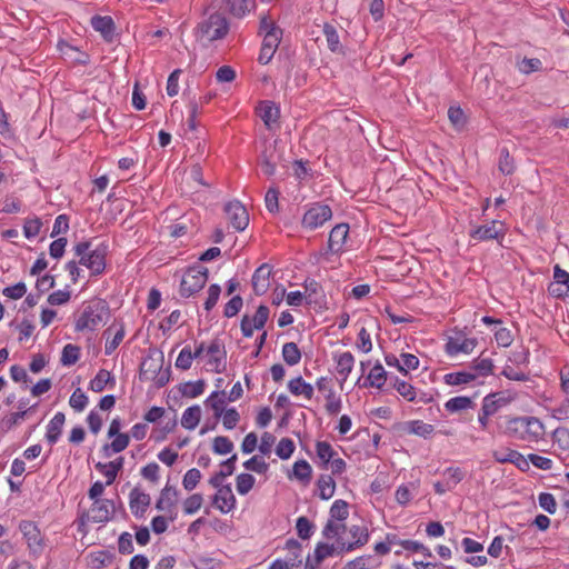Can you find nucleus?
I'll list each match as a JSON object with an SVG mask.
<instances>
[{
  "instance_id": "nucleus-35",
  "label": "nucleus",
  "mask_w": 569,
  "mask_h": 569,
  "mask_svg": "<svg viewBox=\"0 0 569 569\" xmlns=\"http://www.w3.org/2000/svg\"><path fill=\"white\" fill-rule=\"evenodd\" d=\"M206 405L209 406L213 410L214 417L221 418L224 411L226 405V392L224 391H213L206 400Z\"/></svg>"
},
{
  "instance_id": "nucleus-41",
  "label": "nucleus",
  "mask_w": 569,
  "mask_h": 569,
  "mask_svg": "<svg viewBox=\"0 0 569 569\" xmlns=\"http://www.w3.org/2000/svg\"><path fill=\"white\" fill-rule=\"evenodd\" d=\"M469 370H473L476 375V380L480 377H488L492 373L493 363L489 358L477 359L472 362V365L468 368Z\"/></svg>"
},
{
  "instance_id": "nucleus-34",
  "label": "nucleus",
  "mask_w": 569,
  "mask_h": 569,
  "mask_svg": "<svg viewBox=\"0 0 569 569\" xmlns=\"http://www.w3.org/2000/svg\"><path fill=\"white\" fill-rule=\"evenodd\" d=\"M319 497L322 500H329L336 490V482L330 475H321L317 481Z\"/></svg>"
},
{
  "instance_id": "nucleus-44",
  "label": "nucleus",
  "mask_w": 569,
  "mask_h": 569,
  "mask_svg": "<svg viewBox=\"0 0 569 569\" xmlns=\"http://www.w3.org/2000/svg\"><path fill=\"white\" fill-rule=\"evenodd\" d=\"M80 358V348L76 345L68 343L63 347L60 361L63 366H72Z\"/></svg>"
},
{
  "instance_id": "nucleus-14",
  "label": "nucleus",
  "mask_w": 569,
  "mask_h": 569,
  "mask_svg": "<svg viewBox=\"0 0 569 569\" xmlns=\"http://www.w3.org/2000/svg\"><path fill=\"white\" fill-rule=\"evenodd\" d=\"M178 501V490L176 487L167 485L161 493L159 499L156 502V508L160 511H167L170 513V519L174 520L176 515H173V509Z\"/></svg>"
},
{
  "instance_id": "nucleus-21",
  "label": "nucleus",
  "mask_w": 569,
  "mask_h": 569,
  "mask_svg": "<svg viewBox=\"0 0 569 569\" xmlns=\"http://www.w3.org/2000/svg\"><path fill=\"white\" fill-rule=\"evenodd\" d=\"M107 249L108 246L101 243L96 249L90 251V262L88 263V269L91 271V274L98 276L104 271Z\"/></svg>"
},
{
  "instance_id": "nucleus-54",
  "label": "nucleus",
  "mask_w": 569,
  "mask_h": 569,
  "mask_svg": "<svg viewBox=\"0 0 569 569\" xmlns=\"http://www.w3.org/2000/svg\"><path fill=\"white\" fill-rule=\"evenodd\" d=\"M295 442L290 438H282L276 448V453L280 459H289L295 451Z\"/></svg>"
},
{
  "instance_id": "nucleus-15",
  "label": "nucleus",
  "mask_w": 569,
  "mask_h": 569,
  "mask_svg": "<svg viewBox=\"0 0 569 569\" xmlns=\"http://www.w3.org/2000/svg\"><path fill=\"white\" fill-rule=\"evenodd\" d=\"M236 501L231 486L226 485L223 488L217 489L212 503L220 512L228 513L236 507Z\"/></svg>"
},
{
  "instance_id": "nucleus-45",
  "label": "nucleus",
  "mask_w": 569,
  "mask_h": 569,
  "mask_svg": "<svg viewBox=\"0 0 569 569\" xmlns=\"http://www.w3.org/2000/svg\"><path fill=\"white\" fill-rule=\"evenodd\" d=\"M498 167L500 172L507 176L512 174L516 169L513 158L507 148L500 149Z\"/></svg>"
},
{
  "instance_id": "nucleus-20",
  "label": "nucleus",
  "mask_w": 569,
  "mask_h": 569,
  "mask_svg": "<svg viewBox=\"0 0 569 569\" xmlns=\"http://www.w3.org/2000/svg\"><path fill=\"white\" fill-rule=\"evenodd\" d=\"M349 226L347 223H339L332 228L329 233L328 249L333 253L342 250L343 244L348 238Z\"/></svg>"
},
{
  "instance_id": "nucleus-17",
  "label": "nucleus",
  "mask_w": 569,
  "mask_h": 569,
  "mask_svg": "<svg viewBox=\"0 0 569 569\" xmlns=\"http://www.w3.org/2000/svg\"><path fill=\"white\" fill-rule=\"evenodd\" d=\"M270 276L271 267L267 263L256 269L252 276V288L257 296H262L267 292L270 286Z\"/></svg>"
},
{
  "instance_id": "nucleus-36",
  "label": "nucleus",
  "mask_w": 569,
  "mask_h": 569,
  "mask_svg": "<svg viewBox=\"0 0 569 569\" xmlns=\"http://www.w3.org/2000/svg\"><path fill=\"white\" fill-rule=\"evenodd\" d=\"M305 289L308 303L321 305L323 295L319 282L316 280H306Z\"/></svg>"
},
{
  "instance_id": "nucleus-28",
  "label": "nucleus",
  "mask_w": 569,
  "mask_h": 569,
  "mask_svg": "<svg viewBox=\"0 0 569 569\" xmlns=\"http://www.w3.org/2000/svg\"><path fill=\"white\" fill-rule=\"evenodd\" d=\"M443 381L448 386L470 385L476 381V375L473 370L466 369L461 371L446 373L443 376Z\"/></svg>"
},
{
  "instance_id": "nucleus-57",
  "label": "nucleus",
  "mask_w": 569,
  "mask_h": 569,
  "mask_svg": "<svg viewBox=\"0 0 569 569\" xmlns=\"http://www.w3.org/2000/svg\"><path fill=\"white\" fill-rule=\"evenodd\" d=\"M212 449L218 455H227L233 450V442L224 436H218L213 439Z\"/></svg>"
},
{
  "instance_id": "nucleus-59",
  "label": "nucleus",
  "mask_w": 569,
  "mask_h": 569,
  "mask_svg": "<svg viewBox=\"0 0 569 569\" xmlns=\"http://www.w3.org/2000/svg\"><path fill=\"white\" fill-rule=\"evenodd\" d=\"M203 502L202 495L193 493L183 501V511L186 515H193L197 512Z\"/></svg>"
},
{
  "instance_id": "nucleus-40",
  "label": "nucleus",
  "mask_w": 569,
  "mask_h": 569,
  "mask_svg": "<svg viewBox=\"0 0 569 569\" xmlns=\"http://www.w3.org/2000/svg\"><path fill=\"white\" fill-rule=\"evenodd\" d=\"M323 34L329 50L332 52H339L341 50V46L337 28L330 23H325Z\"/></svg>"
},
{
  "instance_id": "nucleus-46",
  "label": "nucleus",
  "mask_w": 569,
  "mask_h": 569,
  "mask_svg": "<svg viewBox=\"0 0 569 569\" xmlns=\"http://www.w3.org/2000/svg\"><path fill=\"white\" fill-rule=\"evenodd\" d=\"M393 388L398 391L400 396H402L407 401H415L417 397L416 388L408 383L407 381L400 380L399 378L395 379Z\"/></svg>"
},
{
  "instance_id": "nucleus-63",
  "label": "nucleus",
  "mask_w": 569,
  "mask_h": 569,
  "mask_svg": "<svg viewBox=\"0 0 569 569\" xmlns=\"http://www.w3.org/2000/svg\"><path fill=\"white\" fill-rule=\"evenodd\" d=\"M196 569H220L221 562L209 556H199L192 562Z\"/></svg>"
},
{
  "instance_id": "nucleus-16",
  "label": "nucleus",
  "mask_w": 569,
  "mask_h": 569,
  "mask_svg": "<svg viewBox=\"0 0 569 569\" xmlns=\"http://www.w3.org/2000/svg\"><path fill=\"white\" fill-rule=\"evenodd\" d=\"M150 505V496L142 492L138 488L131 490L129 495V506L132 515L137 518H142Z\"/></svg>"
},
{
  "instance_id": "nucleus-33",
  "label": "nucleus",
  "mask_w": 569,
  "mask_h": 569,
  "mask_svg": "<svg viewBox=\"0 0 569 569\" xmlns=\"http://www.w3.org/2000/svg\"><path fill=\"white\" fill-rule=\"evenodd\" d=\"M130 438L127 433H120L114 436V439L111 443H106L102 447V452L104 457H111L113 453H119L123 451L129 445Z\"/></svg>"
},
{
  "instance_id": "nucleus-53",
  "label": "nucleus",
  "mask_w": 569,
  "mask_h": 569,
  "mask_svg": "<svg viewBox=\"0 0 569 569\" xmlns=\"http://www.w3.org/2000/svg\"><path fill=\"white\" fill-rule=\"evenodd\" d=\"M260 167L263 174L271 177L276 173V162L273 160V151H263L260 157Z\"/></svg>"
},
{
  "instance_id": "nucleus-47",
  "label": "nucleus",
  "mask_w": 569,
  "mask_h": 569,
  "mask_svg": "<svg viewBox=\"0 0 569 569\" xmlns=\"http://www.w3.org/2000/svg\"><path fill=\"white\" fill-rule=\"evenodd\" d=\"M254 7L256 0H234L230 7V12L237 18H242Z\"/></svg>"
},
{
  "instance_id": "nucleus-29",
  "label": "nucleus",
  "mask_w": 569,
  "mask_h": 569,
  "mask_svg": "<svg viewBox=\"0 0 569 569\" xmlns=\"http://www.w3.org/2000/svg\"><path fill=\"white\" fill-rule=\"evenodd\" d=\"M387 381V371L381 363L377 362L367 376L365 387L381 389Z\"/></svg>"
},
{
  "instance_id": "nucleus-23",
  "label": "nucleus",
  "mask_w": 569,
  "mask_h": 569,
  "mask_svg": "<svg viewBox=\"0 0 569 569\" xmlns=\"http://www.w3.org/2000/svg\"><path fill=\"white\" fill-rule=\"evenodd\" d=\"M123 457H118L113 461L107 463L98 462L96 465V469L107 478L106 485L110 486L116 480L118 472L123 468Z\"/></svg>"
},
{
  "instance_id": "nucleus-26",
  "label": "nucleus",
  "mask_w": 569,
  "mask_h": 569,
  "mask_svg": "<svg viewBox=\"0 0 569 569\" xmlns=\"http://www.w3.org/2000/svg\"><path fill=\"white\" fill-rule=\"evenodd\" d=\"M259 116L268 129L278 122L280 110L271 101H263L259 106Z\"/></svg>"
},
{
  "instance_id": "nucleus-61",
  "label": "nucleus",
  "mask_w": 569,
  "mask_h": 569,
  "mask_svg": "<svg viewBox=\"0 0 569 569\" xmlns=\"http://www.w3.org/2000/svg\"><path fill=\"white\" fill-rule=\"evenodd\" d=\"M399 371L407 375L409 370H416L419 367V359L412 353H401Z\"/></svg>"
},
{
  "instance_id": "nucleus-42",
  "label": "nucleus",
  "mask_w": 569,
  "mask_h": 569,
  "mask_svg": "<svg viewBox=\"0 0 569 569\" xmlns=\"http://www.w3.org/2000/svg\"><path fill=\"white\" fill-rule=\"evenodd\" d=\"M330 519L345 521L349 516V505L347 501L342 499L336 500L330 510H329Z\"/></svg>"
},
{
  "instance_id": "nucleus-31",
  "label": "nucleus",
  "mask_w": 569,
  "mask_h": 569,
  "mask_svg": "<svg viewBox=\"0 0 569 569\" xmlns=\"http://www.w3.org/2000/svg\"><path fill=\"white\" fill-rule=\"evenodd\" d=\"M201 408L198 405L187 408L181 417V425L188 430H193L200 422Z\"/></svg>"
},
{
  "instance_id": "nucleus-37",
  "label": "nucleus",
  "mask_w": 569,
  "mask_h": 569,
  "mask_svg": "<svg viewBox=\"0 0 569 569\" xmlns=\"http://www.w3.org/2000/svg\"><path fill=\"white\" fill-rule=\"evenodd\" d=\"M312 468L308 461L301 459L293 463L292 476L303 483H308L311 480Z\"/></svg>"
},
{
  "instance_id": "nucleus-48",
  "label": "nucleus",
  "mask_w": 569,
  "mask_h": 569,
  "mask_svg": "<svg viewBox=\"0 0 569 569\" xmlns=\"http://www.w3.org/2000/svg\"><path fill=\"white\" fill-rule=\"evenodd\" d=\"M256 479L250 473H240L236 479V488L239 495H247L254 486Z\"/></svg>"
},
{
  "instance_id": "nucleus-30",
  "label": "nucleus",
  "mask_w": 569,
  "mask_h": 569,
  "mask_svg": "<svg viewBox=\"0 0 569 569\" xmlns=\"http://www.w3.org/2000/svg\"><path fill=\"white\" fill-rule=\"evenodd\" d=\"M289 391L295 396H303L306 399L313 397V387L306 382L301 377L291 379L288 382Z\"/></svg>"
},
{
  "instance_id": "nucleus-62",
  "label": "nucleus",
  "mask_w": 569,
  "mask_h": 569,
  "mask_svg": "<svg viewBox=\"0 0 569 569\" xmlns=\"http://www.w3.org/2000/svg\"><path fill=\"white\" fill-rule=\"evenodd\" d=\"M69 403L76 411H82L88 405V397L80 388L76 389L70 397Z\"/></svg>"
},
{
  "instance_id": "nucleus-8",
  "label": "nucleus",
  "mask_w": 569,
  "mask_h": 569,
  "mask_svg": "<svg viewBox=\"0 0 569 569\" xmlns=\"http://www.w3.org/2000/svg\"><path fill=\"white\" fill-rule=\"evenodd\" d=\"M269 308L264 305L258 307L253 317L244 315L241 319L240 328L243 337L250 338L253 335V330H261L266 326L269 319Z\"/></svg>"
},
{
  "instance_id": "nucleus-51",
  "label": "nucleus",
  "mask_w": 569,
  "mask_h": 569,
  "mask_svg": "<svg viewBox=\"0 0 569 569\" xmlns=\"http://www.w3.org/2000/svg\"><path fill=\"white\" fill-rule=\"evenodd\" d=\"M296 529L299 538L306 540L313 533L315 525L307 517H299L296 522Z\"/></svg>"
},
{
  "instance_id": "nucleus-9",
  "label": "nucleus",
  "mask_w": 569,
  "mask_h": 569,
  "mask_svg": "<svg viewBox=\"0 0 569 569\" xmlns=\"http://www.w3.org/2000/svg\"><path fill=\"white\" fill-rule=\"evenodd\" d=\"M224 212L230 224L237 231H243L249 224V213L246 207L238 200L228 202Z\"/></svg>"
},
{
  "instance_id": "nucleus-64",
  "label": "nucleus",
  "mask_w": 569,
  "mask_h": 569,
  "mask_svg": "<svg viewBox=\"0 0 569 569\" xmlns=\"http://www.w3.org/2000/svg\"><path fill=\"white\" fill-rule=\"evenodd\" d=\"M565 398L551 409V416L559 420L569 419V396L563 395Z\"/></svg>"
},
{
  "instance_id": "nucleus-19",
  "label": "nucleus",
  "mask_w": 569,
  "mask_h": 569,
  "mask_svg": "<svg viewBox=\"0 0 569 569\" xmlns=\"http://www.w3.org/2000/svg\"><path fill=\"white\" fill-rule=\"evenodd\" d=\"M280 40H281V36H278L274 32H269V34L263 36L261 50H260V53L258 57V61L261 64H267L271 61V59L280 43Z\"/></svg>"
},
{
  "instance_id": "nucleus-22",
  "label": "nucleus",
  "mask_w": 569,
  "mask_h": 569,
  "mask_svg": "<svg viewBox=\"0 0 569 569\" xmlns=\"http://www.w3.org/2000/svg\"><path fill=\"white\" fill-rule=\"evenodd\" d=\"M337 372L341 377V385L348 379L355 366V357L350 351L335 355Z\"/></svg>"
},
{
  "instance_id": "nucleus-1",
  "label": "nucleus",
  "mask_w": 569,
  "mask_h": 569,
  "mask_svg": "<svg viewBox=\"0 0 569 569\" xmlns=\"http://www.w3.org/2000/svg\"><path fill=\"white\" fill-rule=\"evenodd\" d=\"M110 318V308L107 301L93 299L83 305L74 322L76 331H94L107 323Z\"/></svg>"
},
{
  "instance_id": "nucleus-2",
  "label": "nucleus",
  "mask_w": 569,
  "mask_h": 569,
  "mask_svg": "<svg viewBox=\"0 0 569 569\" xmlns=\"http://www.w3.org/2000/svg\"><path fill=\"white\" fill-rule=\"evenodd\" d=\"M506 433L518 440L536 442L543 437L545 427L536 417H513L506 422Z\"/></svg>"
},
{
  "instance_id": "nucleus-13",
  "label": "nucleus",
  "mask_w": 569,
  "mask_h": 569,
  "mask_svg": "<svg viewBox=\"0 0 569 569\" xmlns=\"http://www.w3.org/2000/svg\"><path fill=\"white\" fill-rule=\"evenodd\" d=\"M348 531L349 535L353 538V541L348 543L338 541L341 551L350 552L357 548L365 546L369 541L370 536L366 527L353 525L349 528Z\"/></svg>"
},
{
  "instance_id": "nucleus-10",
  "label": "nucleus",
  "mask_w": 569,
  "mask_h": 569,
  "mask_svg": "<svg viewBox=\"0 0 569 569\" xmlns=\"http://www.w3.org/2000/svg\"><path fill=\"white\" fill-rule=\"evenodd\" d=\"M207 363L211 367V370L220 373L226 369V349L224 345L220 339H213L207 347Z\"/></svg>"
},
{
  "instance_id": "nucleus-12",
  "label": "nucleus",
  "mask_w": 569,
  "mask_h": 569,
  "mask_svg": "<svg viewBox=\"0 0 569 569\" xmlns=\"http://www.w3.org/2000/svg\"><path fill=\"white\" fill-rule=\"evenodd\" d=\"M493 459L500 463H512L521 471L529 470V460L519 451L512 449L496 450L492 453Z\"/></svg>"
},
{
  "instance_id": "nucleus-32",
  "label": "nucleus",
  "mask_w": 569,
  "mask_h": 569,
  "mask_svg": "<svg viewBox=\"0 0 569 569\" xmlns=\"http://www.w3.org/2000/svg\"><path fill=\"white\" fill-rule=\"evenodd\" d=\"M473 407H475L473 400L470 397H466V396H458V397L450 398L445 403V409L451 413L472 409Z\"/></svg>"
},
{
  "instance_id": "nucleus-43",
  "label": "nucleus",
  "mask_w": 569,
  "mask_h": 569,
  "mask_svg": "<svg viewBox=\"0 0 569 569\" xmlns=\"http://www.w3.org/2000/svg\"><path fill=\"white\" fill-rule=\"evenodd\" d=\"M204 387L206 383L203 380L188 381L181 386L180 391L183 397L197 398L203 393Z\"/></svg>"
},
{
  "instance_id": "nucleus-3",
  "label": "nucleus",
  "mask_w": 569,
  "mask_h": 569,
  "mask_svg": "<svg viewBox=\"0 0 569 569\" xmlns=\"http://www.w3.org/2000/svg\"><path fill=\"white\" fill-rule=\"evenodd\" d=\"M229 31V23L226 17L221 13H212L208 19L203 20L198 26V33L201 39L214 41L222 39Z\"/></svg>"
},
{
  "instance_id": "nucleus-11",
  "label": "nucleus",
  "mask_w": 569,
  "mask_h": 569,
  "mask_svg": "<svg viewBox=\"0 0 569 569\" xmlns=\"http://www.w3.org/2000/svg\"><path fill=\"white\" fill-rule=\"evenodd\" d=\"M114 503L109 499H96L90 508L89 517L96 523L107 522L114 512Z\"/></svg>"
},
{
  "instance_id": "nucleus-55",
  "label": "nucleus",
  "mask_w": 569,
  "mask_h": 569,
  "mask_svg": "<svg viewBox=\"0 0 569 569\" xmlns=\"http://www.w3.org/2000/svg\"><path fill=\"white\" fill-rule=\"evenodd\" d=\"M448 118L452 126L458 130H461L467 122L466 114L460 107H450L448 110Z\"/></svg>"
},
{
  "instance_id": "nucleus-18",
  "label": "nucleus",
  "mask_w": 569,
  "mask_h": 569,
  "mask_svg": "<svg viewBox=\"0 0 569 569\" xmlns=\"http://www.w3.org/2000/svg\"><path fill=\"white\" fill-rule=\"evenodd\" d=\"M477 346V340L473 338H449L446 343V352L449 356H457L458 353H470Z\"/></svg>"
},
{
  "instance_id": "nucleus-27",
  "label": "nucleus",
  "mask_w": 569,
  "mask_h": 569,
  "mask_svg": "<svg viewBox=\"0 0 569 569\" xmlns=\"http://www.w3.org/2000/svg\"><path fill=\"white\" fill-rule=\"evenodd\" d=\"M403 430L410 435H416L423 439H428L433 433L435 427L422 420H410L405 423Z\"/></svg>"
},
{
  "instance_id": "nucleus-4",
  "label": "nucleus",
  "mask_w": 569,
  "mask_h": 569,
  "mask_svg": "<svg viewBox=\"0 0 569 569\" xmlns=\"http://www.w3.org/2000/svg\"><path fill=\"white\" fill-rule=\"evenodd\" d=\"M208 280V269L203 267L189 268L182 276L180 282V295L182 297H191L199 292Z\"/></svg>"
},
{
  "instance_id": "nucleus-5",
  "label": "nucleus",
  "mask_w": 569,
  "mask_h": 569,
  "mask_svg": "<svg viewBox=\"0 0 569 569\" xmlns=\"http://www.w3.org/2000/svg\"><path fill=\"white\" fill-rule=\"evenodd\" d=\"M19 529L26 540L29 553L39 558L46 547L43 536L37 525L29 520H22L19 525Z\"/></svg>"
},
{
  "instance_id": "nucleus-52",
  "label": "nucleus",
  "mask_w": 569,
  "mask_h": 569,
  "mask_svg": "<svg viewBox=\"0 0 569 569\" xmlns=\"http://www.w3.org/2000/svg\"><path fill=\"white\" fill-rule=\"evenodd\" d=\"M316 451H317L318 458L323 462V465L326 467L331 461L333 456L336 455L331 445L327 441H318L316 445Z\"/></svg>"
},
{
  "instance_id": "nucleus-60",
  "label": "nucleus",
  "mask_w": 569,
  "mask_h": 569,
  "mask_svg": "<svg viewBox=\"0 0 569 569\" xmlns=\"http://www.w3.org/2000/svg\"><path fill=\"white\" fill-rule=\"evenodd\" d=\"M345 530L346 525L337 523L335 520L329 519L322 529V535L326 539H333Z\"/></svg>"
},
{
  "instance_id": "nucleus-38",
  "label": "nucleus",
  "mask_w": 569,
  "mask_h": 569,
  "mask_svg": "<svg viewBox=\"0 0 569 569\" xmlns=\"http://www.w3.org/2000/svg\"><path fill=\"white\" fill-rule=\"evenodd\" d=\"M109 382L114 383L113 377L108 370L100 369L96 377L90 381L89 388L94 392H101Z\"/></svg>"
},
{
  "instance_id": "nucleus-49",
  "label": "nucleus",
  "mask_w": 569,
  "mask_h": 569,
  "mask_svg": "<svg viewBox=\"0 0 569 569\" xmlns=\"http://www.w3.org/2000/svg\"><path fill=\"white\" fill-rule=\"evenodd\" d=\"M202 478L201 471L197 468L189 469L182 479V486L187 491H192Z\"/></svg>"
},
{
  "instance_id": "nucleus-24",
  "label": "nucleus",
  "mask_w": 569,
  "mask_h": 569,
  "mask_svg": "<svg viewBox=\"0 0 569 569\" xmlns=\"http://www.w3.org/2000/svg\"><path fill=\"white\" fill-rule=\"evenodd\" d=\"M91 26L96 31L100 32L106 40H112L114 34V22L111 17L93 16L91 18Z\"/></svg>"
},
{
  "instance_id": "nucleus-58",
  "label": "nucleus",
  "mask_w": 569,
  "mask_h": 569,
  "mask_svg": "<svg viewBox=\"0 0 569 569\" xmlns=\"http://www.w3.org/2000/svg\"><path fill=\"white\" fill-rule=\"evenodd\" d=\"M243 467L247 470L257 472V473H266L269 469V465L260 457L253 456L243 462Z\"/></svg>"
},
{
  "instance_id": "nucleus-39",
  "label": "nucleus",
  "mask_w": 569,
  "mask_h": 569,
  "mask_svg": "<svg viewBox=\"0 0 569 569\" xmlns=\"http://www.w3.org/2000/svg\"><path fill=\"white\" fill-rule=\"evenodd\" d=\"M282 358L289 366H296L301 360V352L295 342H287L282 346Z\"/></svg>"
},
{
  "instance_id": "nucleus-6",
  "label": "nucleus",
  "mask_w": 569,
  "mask_h": 569,
  "mask_svg": "<svg viewBox=\"0 0 569 569\" xmlns=\"http://www.w3.org/2000/svg\"><path fill=\"white\" fill-rule=\"evenodd\" d=\"M332 218V210L328 204L316 202L312 203L303 213L301 226L307 230H316L322 227Z\"/></svg>"
},
{
  "instance_id": "nucleus-50",
  "label": "nucleus",
  "mask_w": 569,
  "mask_h": 569,
  "mask_svg": "<svg viewBox=\"0 0 569 569\" xmlns=\"http://www.w3.org/2000/svg\"><path fill=\"white\" fill-rule=\"evenodd\" d=\"M59 50L62 54L71 57V53H76L73 60L79 64H87L89 61L88 54L80 52L77 48L68 44L67 42L59 43Z\"/></svg>"
},
{
  "instance_id": "nucleus-56",
  "label": "nucleus",
  "mask_w": 569,
  "mask_h": 569,
  "mask_svg": "<svg viewBox=\"0 0 569 569\" xmlns=\"http://www.w3.org/2000/svg\"><path fill=\"white\" fill-rule=\"evenodd\" d=\"M163 365V356L161 355L158 359L148 358L141 363V371L144 375L150 373V376H154L162 369Z\"/></svg>"
},
{
  "instance_id": "nucleus-7",
  "label": "nucleus",
  "mask_w": 569,
  "mask_h": 569,
  "mask_svg": "<svg viewBox=\"0 0 569 569\" xmlns=\"http://www.w3.org/2000/svg\"><path fill=\"white\" fill-rule=\"evenodd\" d=\"M506 230L501 221L491 220L488 223L477 226L469 231V237L476 241H501L505 238Z\"/></svg>"
},
{
  "instance_id": "nucleus-25",
  "label": "nucleus",
  "mask_w": 569,
  "mask_h": 569,
  "mask_svg": "<svg viewBox=\"0 0 569 569\" xmlns=\"http://www.w3.org/2000/svg\"><path fill=\"white\" fill-rule=\"evenodd\" d=\"M66 421L64 413L57 412L47 426L46 439L50 445L58 442Z\"/></svg>"
}]
</instances>
